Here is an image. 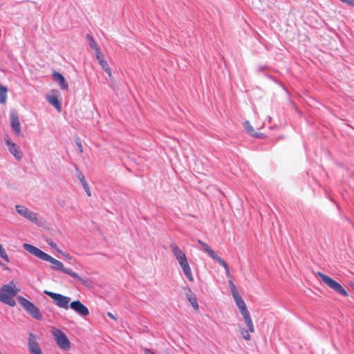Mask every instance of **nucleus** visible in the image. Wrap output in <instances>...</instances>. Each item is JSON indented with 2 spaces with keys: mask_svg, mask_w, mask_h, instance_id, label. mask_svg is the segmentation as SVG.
Wrapping results in <instances>:
<instances>
[{
  "mask_svg": "<svg viewBox=\"0 0 354 354\" xmlns=\"http://www.w3.org/2000/svg\"><path fill=\"white\" fill-rule=\"evenodd\" d=\"M186 297L187 299L189 300V303L191 304L192 306L196 310L198 309L197 299L195 297L192 296V293L190 290L189 292L186 294Z\"/></svg>",
  "mask_w": 354,
  "mask_h": 354,
  "instance_id": "a211bd4d",
  "label": "nucleus"
},
{
  "mask_svg": "<svg viewBox=\"0 0 354 354\" xmlns=\"http://www.w3.org/2000/svg\"><path fill=\"white\" fill-rule=\"evenodd\" d=\"M64 257L66 259H68V260H71V257L70 256V254H64Z\"/></svg>",
  "mask_w": 354,
  "mask_h": 354,
  "instance_id": "473e14b6",
  "label": "nucleus"
},
{
  "mask_svg": "<svg viewBox=\"0 0 354 354\" xmlns=\"http://www.w3.org/2000/svg\"><path fill=\"white\" fill-rule=\"evenodd\" d=\"M94 50L95 51V57H96V59H97L98 62H100V60L104 59L103 56L101 54L100 48H97V49H95Z\"/></svg>",
  "mask_w": 354,
  "mask_h": 354,
  "instance_id": "cd10ccee",
  "label": "nucleus"
},
{
  "mask_svg": "<svg viewBox=\"0 0 354 354\" xmlns=\"http://www.w3.org/2000/svg\"><path fill=\"white\" fill-rule=\"evenodd\" d=\"M44 293L49 296L53 299V301L56 306L59 308L68 309V305L71 301V297L64 296L59 293L53 292L48 290H44Z\"/></svg>",
  "mask_w": 354,
  "mask_h": 354,
  "instance_id": "0eeeda50",
  "label": "nucleus"
},
{
  "mask_svg": "<svg viewBox=\"0 0 354 354\" xmlns=\"http://www.w3.org/2000/svg\"><path fill=\"white\" fill-rule=\"evenodd\" d=\"M198 242L199 244H201V245H202V243H204V242H203L201 240H198Z\"/></svg>",
  "mask_w": 354,
  "mask_h": 354,
  "instance_id": "f704fd0d",
  "label": "nucleus"
},
{
  "mask_svg": "<svg viewBox=\"0 0 354 354\" xmlns=\"http://www.w3.org/2000/svg\"><path fill=\"white\" fill-rule=\"evenodd\" d=\"M0 257L7 263L10 262V259L5 250V249L0 244Z\"/></svg>",
  "mask_w": 354,
  "mask_h": 354,
  "instance_id": "b1692460",
  "label": "nucleus"
},
{
  "mask_svg": "<svg viewBox=\"0 0 354 354\" xmlns=\"http://www.w3.org/2000/svg\"><path fill=\"white\" fill-rule=\"evenodd\" d=\"M24 248L27 250L29 253L32 254V255L37 257V258L44 260L45 261L50 262L51 265V269L55 271H61L65 274H67V271L72 272V270L70 268H66L64 266V264L57 260L56 259L52 257L49 254L44 252L38 248L28 244V243H24L23 245Z\"/></svg>",
  "mask_w": 354,
  "mask_h": 354,
  "instance_id": "f257e3e1",
  "label": "nucleus"
},
{
  "mask_svg": "<svg viewBox=\"0 0 354 354\" xmlns=\"http://www.w3.org/2000/svg\"><path fill=\"white\" fill-rule=\"evenodd\" d=\"M77 178L80 180V181L82 185H84V183H86V181L85 178L82 173H81V172L77 174Z\"/></svg>",
  "mask_w": 354,
  "mask_h": 354,
  "instance_id": "c85d7f7f",
  "label": "nucleus"
},
{
  "mask_svg": "<svg viewBox=\"0 0 354 354\" xmlns=\"http://www.w3.org/2000/svg\"><path fill=\"white\" fill-rule=\"evenodd\" d=\"M229 286H230V289L232 297L239 295L236 286L234 284V283L232 282V280L229 281Z\"/></svg>",
  "mask_w": 354,
  "mask_h": 354,
  "instance_id": "393cba45",
  "label": "nucleus"
},
{
  "mask_svg": "<svg viewBox=\"0 0 354 354\" xmlns=\"http://www.w3.org/2000/svg\"><path fill=\"white\" fill-rule=\"evenodd\" d=\"M0 354H1V353H0Z\"/></svg>",
  "mask_w": 354,
  "mask_h": 354,
  "instance_id": "e433bc0d",
  "label": "nucleus"
},
{
  "mask_svg": "<svg viewBox=\"0 0 354 354\" xmlns=\"http://www.w3.org/2000/svg\"><path fill=\"white\" fill-rule=\"evenodd\" d=\"M86 37L89 42V45H90L91 48H92L94 50L99 48V46H97V43L95 42L94 39L92 37V36H91L90 35L88 34V35H86Z\"/></svg>",
  "mask_w": 354,
  "mask_h": 354,
  "instance_id": "4be33fe9",
  "label": "nucleus"
},
{
  "mask_svg": "<svg viewBox=\"0 0 354 354\" xmlns=\"http://www.w3.org/2000/svg\"><path fill=\"white\" fill-rule=\"evenodd\" d=\"M240 333L243 337V338L245 340H250V335L249 334V333H251L248 329V330H246L244 328H241L240 329Z\"/></svg>",
  "mask_w": 354,
  "mask_h": 354,
  "instance_id": "a878e982",
  "label": "nucleus"
},
{
  "mask_svg": "<svg viewBox=\"0 0 354 354\" xmlns=\"http://www.w3.org/2000/svg\"><path fill=\"white\" fill-rule=\"evenodd\" d=\"M53 335L59 348L64 351L70 350L71 342L62 330L57 329L53 332Z\"/></svg>",
  "mask_w": 354,
  "mask_h": 354,
  "instance_id": "6e6552de",
  "label": "nucleus"
},
{
  "mask_svg": "<svg viewBox=\"0 0 354 354\" xmlns=\"http://www.w3.org/2000/svg\"><path fill=\"white\" fill-rule=\"evenodd\" d=\"M108 315H109L110 317L114 318L113 315L111 313H108Z\"/></svg>",
  "mask_w": 354,
  "mask_h": 354,
  "instance_id": "72a5a7b5",
  "label": "nucleus"
},
{
  "mask_svg": "<svg viewBox=\"0 0 354 354\" xmlns=\"http://www.w3.org/2000/svg\"><path fill=\"white\" fill-rule=\"evenodd\" d=\"M15 208L17 213L26 219L35 223H39L38 215L37 213L30 210L24 206L19 205H16Z\"/></svg>",
  "mask_w": 354,
  "mask_h": 354,
  "instance_id": "1a4fd4ad",
  "label": "nucleus"
},
{
  "mask_svg": "<svg viewBox=\"0 0 354 354\" xmlns=\"http://www.w3.org/2000/svg\"><path fill=\"white\" fill-rule=\"evenodd\" d=\"M215 261L224 268L226 276L229 278H231L232 275L230 274V269L227 263L220 257H218Z\"/></svg>",
  "mask_w": 354,
  "mask_h": 354,
  "instance_id": "f3484780",
  "label": "nucleus"
},
{
  "mask_svg": "<svg viewBox=\"0 0 354 354\" xmlns=\"http://www.w3.org/2000/svg\"><path fill=\"white\" fill-rule=\"evenodd\" d=\"M17 299L20 305L32 317L37 320H41L42 319L41 313L35 304L22 296L18 297Z\"/></svg>",
  "mask_w": 354,
  "mask_h": 354,
  "instance_id": "39448f33",
  "label": "nucleus"
},
{
  "mask_svg": "<svg viewBox=\"0 0 354 354\" xmlns=\"http://www.w3.org/2000/svg\"><path fill=\"white\" fill-rule=\"evenodd\" d=\"M67 274H68L69 276L72 277L74 279H77L79 281L82 283V284H83L85 286H90L91 285V281L88 279L82 278L78 274L73 271H72V272L67 271Z\"/></svg>",
  "mask_w": 354,
  "mask_h": 354,
  "instance_id": "2eb2a0df",
  "label": "nucleus"
},
{
  "mask_svg": "<svg viewBox=\"0 0 354 354\" xmlns=\"http://www.w3.org/2000/svg\"><path fill=\"white\" fill-rule=\"evenodd\" d=\"M70 307L78 315L81 316H87L89 315L88 308L84 305L80 300L73 301L70 303Z\"/></svg>",
  "mask_w": 354,
  "mask_h": 354,
  "instance_id": "f8f14e48",
  "label": "nucleus"
},
{
  "mask_svg": "<svg viewBox=\"0 0 354 354\" xmlns=\"http://www.w3.org/2000/svg\"><path fill=\"white\" fill-rule=\"evenodd\" d=\"M203 250L208 254V255L215 260L218 256L215 253V252L205 243H202Z\"/></svg>",
  "mask_w": 354,
  "mask_h": 354,
  "instance_id": "dca6fc26",
  "label": "nucleus"
},
{
  "mask_svg": "<svg viewBox=\"0 0 354 354\" xmlns=\"http://www.w3.org/2000/svg\"><path fill=\"white\" fill-rule=\"evenodd\" d=\"M46 242L52 248H54V249H56V250H58L57 245L52 239H48L46 240Z\"/></svg>",
  "mask_w": 354,
  "mask_h": 354,
  "instance_id": "bb28decb",
  "label": "nucleus"
},
{
  "mask_svg": "<svg viewBox=\"0 0 354 354\" xmlns=\"http://www.w3.org/2000/svg\"><path fill=\"white\" fill-rule=\"evenodd\" d=\"M98 62L100 64V66H102V68H103V70L109 75V77H111V68H109L107 62L104 59H102V60H100Z\"/></svg>",
  "mask_w": 354,
  "mask_h": 354,
  "instance_id": "aec40b11",
  "label": "nucleus"
},
{
  "mask_svg": "<svg viewBox=\"0 0 354 354\" xmlns=\"http://www.w3.org/2000/svg\"><path fill=\"white\" fill-rule=\"evenodd\" d=\"M262 70H263V67H259V68H258V71H262Z\"/></svg>",
  "mask_w": 354,
  "mask_h": 354,
  "instance_id": "c9c22d12",
  "label": "nucleus"
},
{
  "mask_svg": "<svg viewBox=\"0 0 354 354\" xmlns=\"http://www.w3.org/2000/svg\"><path fill=\"white\" fill-rule=\"evenodd\" d=\"M5 142L6 146L8 147L10 153H12L17 160H21L23 157V153L20 150L19 147L8 137L5 139Z\"/></svg>",
  "mask_w": 354,
  "mask_h": 354,
  "instance_id": "9b49d317",
  "label": "nucleus"
},
{
  "mask_svg": "<svg viewBox=\"0 0 354 354\" xmlns=\"http://www.w3.org/2000/svg\"><path fill=\"white\" fill-rule=\"evenodd\" d=\"M170 248L173 255L175 257L178 264L180 265L185 276L190 281H194L191 268L188 263V261L185 253L174 243L170 245Z\"/></svg>",
  "mask_w": 354,
  "mask_h": 354,
  "instance_id": "f03ea898",
  "label": "nucleus"
},
{
  "mask_svg": "<svg viewBox=\"0 0 354 354\" xmlns=\"http://www.w3.org/2000/svg\"><path fill=\"white\" fill-rule=\"evenodd\" d=\"M144 353L145 354H155V353L149 348H145Z\"/></svg>",
  "mask_w": 354,
  "mask_h": 354,
  "instance_id": "2f4dec72",
  "label": "nucleus"
},
{
  "mask_svg": "<svg viewBox=\"0 0 354 354\" xmlns=\"http://www.w3.org/2000/svg\"><path fill=\"white\" fill-rule=\"evenodd\" d=\"M11 127L17 136L21 135V124L17 113L12 112L10 115Z\"/></svg>",
  "mask_w": 354,
  "mask_h": 354,
  "instance_id": "ddd939ff",
  "label": "nucleus"
},
{
  "mask_svg": "<svg viewBox=\"0 0 354 354\" xmlns=\"http://www.w3.org/2000/svg\"><path fill=\"white\" fill-rule=\"evenodd\" d=\"M75 142H76V145L78 147V149L80 151V153H82L83 152V147L82 145V143L80 142V140L79 138H77L76 140H75Z\"/></svg>",
  "mask_w": 354,
  "mask_h": 354,
  "instance_id": "c756f323",
  "label": "nucleus"
},
{
  "mask_svg": "<svg viewBox=\"0 0 354 354\" xmlns=\"http://www.w3.org/2000/svg\"><path fill=\"white\" fill-rule=\"evenodd\" d=\"M82 186H83L84 189L86 192L87 195L88 196H90L91 195V191H90V189L88 187V185L87 183H84V185H83Z\"/></svg>",
  "mask_w": 354,
  "mask_h": 354,
  "instance_id": "7c9ffc66",
  "label": "nucleus"
},
{
  "mask_svg": "<svg viewBox=\"0 0 354 354\" xmlns=\"http://www.w3.org/2000/svg\"><path fill=\"white\" fill-rule=\"evenodd\" d=\"M19 291V290L16 288L13 281L3 285L0 290V301L10 306H15L16 302L13 298L17 295Z\"/></svg>",
  "mask_w": 354,
  "mask_h": 354,
  "instance_id": "7ed1b4c3",
  "label": "nucleus"
},
{
  "mask_svg": "<svg viewBox=\"0 0 354 354\" xmlns=\"http://www.w3.org/2000/svg\"><path fill=\"white\" fill-rule=\"evenodd\" d=\"M53 78L55 82L59 84L60 88L63 90H67L68 85L66 83L64 77L58 72H53Z\"/></svg>",
  "mask_w": 354,
  "mask_h": 354,
  "instance_id": "4468645a",
  "label": "nucleus"
},
{
  "mask_svg": "<svg viewBox=\"0 0 354 354\" xmlns=\"http://www.w3.org/2000/svg\"><path fill=\"white\" fill-rule=\"evenodd\" d=\"M28 347L30 354H42L37 338L32 333H30L28 335Z\"/></svg>",
  "mask_w": 354,
  "mask_h": 354,
  "instance_id": "9d476101",
  "label": "nucleus"
},
{
  "mask_svg": "<svg viewBox=\"0 0 354 354\" xmlns=\"http://www.w3.org/2000/svg\"><path fill=\"white\" fill-rule=\"evenodd\" d=\"M48 101L50 104H51L56 109H60V103L56 97H50L48 98Z\"/></svg>",
  "mask_w": 354,
  "mask_h": 354,
  "instance_id": "5701e85b",
  "label": "nucleus"
},
{
  "mask_svg": "<svg viewBox=\"0 0 354 354\" xmlns=\"http://www.w3.org/2000/svg\"><path fill=\"white\" fill-rule=\"evenodd\" d=\"M244 127L245 128L246 131L251 135L257 138L259 137V133H255L254 128L250 125L248 121H245L244 122Z\"/></svg>",
  "mask_w": 354,
  "mask_h": 354,
  "instance_id": "412c9836",
  "label": "nucleus"
},
{
  "mask_svg": "<svg viewBox=\"0 0 354 354\" xmlns=\"http://www.w3.org/2000/svg\"><path fill=\"white\" fill-rule=\"evenodd\" d=\"M233 298L234 299V301H235L237 307L239 308V309L240 310L241 314L243 316V318L245 322L247 327L248 328V330L251 333H254V324H253L252 320L250 317V314L247 308L245 301H243V299L239 295H237L233 297Z\"/></svg>",
  "mask_w": 354,
  "mask_h": 354,
  "instance_id": "20e7f679",
  "label": "nucleus"
},
{
  "mask_svg": "<svg viewBox=\"0 0 354 354\" xmlns=\"http://www.w3.org/2000/svg\"><path fill=\"white\" fill-rule=\"evenodd\" d=\"M317 275L320 277L322 281L326 286H328L330 288L335 291L337 293L344 297L348 296V293L346 291V290L338 282L320 272H317Z\"/></svg>",
  "mask_w": 354,
  "mask_h": 354,
  "instance_id": "423d86ee",
  "label": "nucleus"
},
{
  "mask_svg": "<svg viewBox=\"0 0 354 354\" xmlns=\"http://www.w3.org/2000/svg\"><path fill=\"white\" fill-rule=\"evenodd\" d=\"M8 89L6 86L0 84V103L5 104L7 100Z\"/></svg>",
  "mask_w": 354,
  "mask_h": 354,
  "instance_id": "6ab92c4d",
  "label": "nucleus"
}]
</instances>
